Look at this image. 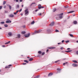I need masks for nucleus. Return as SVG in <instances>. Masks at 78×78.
<instances>
[{
    "label": "nucleus",
    "instance_id": "nucleus-47",
    "mask_svg": "<svg viewBox=\"0 0 78 78\" xmlns=\"http://www.w3.org/2000/svg\"><path fill=\"white\" fill-rule=\"evenodd\" d=\"M14 15H16V14H17V13H16V12H14Z\"/></svg>",
    "mask_w": 78,
    "mask_h": 78
},
{
    "label": "nucleus",
    "instance_id": "nucleus-29",
    "mask_svg": "<svg viewBox=\"0 0 78 78\" xmlns=\"http://www.w3.org/2000/svg\"><path fill=\"white\" fill-rule=\"evenodd\" d=\"M24 62H26L27 63H28L29 62L27 60H24Z\"/></svg>",
    "mask_w": 78,
    "mask_h": 78
},
{
    "label": "nucleus",
    "instance_id": "nucleus-23",
    "mask_svg": "<svg viewBox=\"0 0 78 78\" xmlns=\"http://www.w3.org/2000/svg\"><path fill=\"white\" fill-rule=\"evenodd\" d=\"M56 11V8H54V9H53V11L54 12H55Z\"/></svg>",
    "mask_w": 78,
    "mask_h": 78
},
{
    "label": "nucleus",
    "instance_id": "nucleus-37",
    "mask_svg": "<svg viewBox=\"0 0 78 78\" xmlns=\"http://www.w3.org/2000/svg\"><path fill=\"white\" fill-rule=\"evenodd\" d=\"M54 48H56L55 47H51V49H54Z\"/></svg>",
    "mask_w": 78,
    "mask_h": 78
},
{
    "label": "nucleus",
    "instance_id": "nucleus-32",
    "mask_svg": "<svg viewBox=\"0 0 78 78\" xmlns=\"http://www.w3.org/2000/svg\"><path fill=\"white\" fill-rule=\"evenodd\" d=\"M4 26L5 27H8V26L7 24H4Z\"/></svg>",
    "mask_w": 78,
    "mask_h": 78
},
{
    "label": "nucleus",
    "instance_id": "nucleus-48",
    "mask_svg": "<svg viewBox=\"0 0 78 78\" xmlns=\"http://www.w3.org/2000/svg\"><path fill=\"white\" fill-rule=\"evenodd\" d=\"M2 6H0V9H2Z\"/></svg>",
    "mask_w": 78,
    "mask_h": 78
},
{
    "label": "nucleus",
    "instance_id": "nucleus-55",
    "mask_svg": "<svg viewBox=\"0 0 78 78\" xmlns=\"http://www.w3.org/2000/svg\"><path fill=\"white\" fill-rule=\"evenodd\" d=\"M68 8V6L65 7V8Z\"/></svg>",
    "mask_w": 78,
    "mask_h": 78
},
{
    "label": "nucleus",
    "instance_id": "nucleus-11",
    "mask_svg": "<svg viewBox=\"0 0 78 78\" xmlns=\"http://www.w3.org/2000/svg\"><path fill=\"white\" fill-rule=\"evenodd\" d=\"M71 51H72V50H69L68 51H65V52H66V53H69V52H71Z\"/></svg>",
    "mask_w": 78,
    "mask_h": 78
},
{
    "label": "nucleus",
    "instance_id": "nucleus-52",
    "mask_svg": "<svg viewBox=\"0 0 78 78\" xmlns=\"http://www.w3.org/2000/svg\"><path fill=\"white\" fill-rule=\"evenodd\" d=\"M76 53L77 55H78V51L76 52Z\"/></svg>",
    "mask_w": 78,
    "mask_h": 78
},
{
    "label": "nucleus",
    "instance_id": "nucleus-14",
    "mask_svg": "<svg viewBox=\"0 0 78 78\" xmlns=\"http://www.w3.org/2000/svg\"><path fill=\"white\" fill-rule=\"evenodd\" d=\"M34 5H36V3L35 2L32 3L31 5V6H34Z\"/></svg>",
    "mask_w": 78,
    "mask_h": 78
},
{
    "label": "nucleus",
    "instance_id": "nucleus-50",
    "mask_svg": "<svg viewBox=\"0 0 78 78\" xmlns=\"http://www.w3.org/2000/svg\"><path fill=\"white\" fill-rule=\"evenodd\" d=\"M67 50H70V48H67Z\"/></svg>",
    "mask_w": 78,
    "mask_h": 78
},
{
    "label": "nucleus",
    "instance_id": "nucleus-34",
    "mask_svg": "<svg viewBox=\"0 0 78 78\" xmlns=\"http://www.w3.org/2000/svg\"><path fill=\"white\" fill-rule=\"evenodd\" d=\"M0 23L1 24H5V22H1Z\"/></svg>",
    "mask_w": 78,
    "mask_h": 78
},
{
    "label": "nucleus",
    "instance_id": "nucleus-15",
    "mask_svg": "<svg viewBox=\"0 0 78 78\" xmlns=\"http://www.w3.org/2000/svg\"><path fill=\"white\" fill-rule=\"evenodd\" d=\"M75 12V11H71L70 12H68L67 13L68 14H69L70 13H73V12Z\"/></svg>",
    "mask_w": 78,
    "mask_h": 78
},
{
    "label": "nucleus",
    "instance_id": "nucleus-40",
    "mask_svg": "<svg viewBox=\"0 0 78 78\" xmlns=\"http://www.w3.org/2000/svg\"><path fill=\"white\" fill-rule=\"evenodd\" d=\"M55 32H59V30H55Z\"/></svg>",
    "mask_w": 78,
    "mask_h": 78
},
{
    "label": "nucleus",
    "instance_id": "nucleus-51",
    "mask_svg": "<svg viewBox=\"0 0 78 78\" xmlns=\"http://www.w3.org/2000/svg\"><path fill=\"white\" fill-rule=\"evenodd\" d=\"M5 13H7V12H8L6 11V10H5Z\"/></svg>",
    "mask_w": 78,
    "mask_h": 78
},
{
    "label": "nucleus",
    "instance_id": "nucleus-33",
    "mask_svg": "<svg viewBox=\"0 0 78 78\" xmlns=\"http://www.w3.org/2000/svg\"><path fill=\"white\" fill-rule=\"evenodd\" d=\"M16 8H19V5H16Z\"/></svg>",
    "mask_w": 78,
    "mask_h": 78
},
{
    "label": "nucleus",
    "instance_id": "nucleus-4",
    "mask_svg": "<svg viewBox=\"0 0 78 78\" xmlns=\"http://www.w3.org/2000/svg\"><path fill=\"white\" fill-rule=\"evenodd\" d=\"M57 20H60V19H61L62 18V16H60L59 17H57Z\"/></svg>",
    "mask_w": 78,
    "mask_h": 78
},
{
    "label": "nucleus",
    "instance_id": "nucleus-56",
    "mask_svg": "<svg viewBox=\"0 0 78 78\" xmlns=\"http://www.w3.org/2000/svg\"><path fill=\"white\" fill-rule=\"evenodd\" d=\"M48 49H47V50L46 52L47 53L48 51Z\"/></svg>",
    "mask_w": 78,
    "mask_h": 78
},
{
    "label": "nucleus",
    "instance_id": "nucleus-61",
    "mask_svg": "<svg viewBox=\"0 0 78 78\" xmlns=\"http://www.w3.org/2000/svg\"><path fill=\"white\" fill-rule=\"evenodd\" d=\"M61 44V43H58V44L59 45V44Z\"/></svg>",
    "mask_w": 78,
    "mask_h": 78
},
{
    "label": "nucleus",
    "instance_id": "nucleus-16",
    "mask_svg": "<svg viewBox=\"0 0 78 78\" xmlns=\"http://www.w3.org/2000/svg\"><path fill=\"white\" fill-rule=\"evenodd\" d=\"M53 73H50L48 74V76H51V75H53Z\"/></svg>",
    "mask_w": 78,
    "mask_h": 78
},
{
    "label": "nucleus",
    "instance_id": "nucleus-49",
    "mask_svg": "<svg viewBox=\"0 0 78 78\" xmlns=\"http://www.w3.org/2000/svg\"><path fill=\"white\" fill-rule=\"evenodd\" d=\"M2 47H5V46L4 45H2Z\"/></svg>",
    "mask_w": 78,
    "mask_h": 78
},
{
    "label": "nucleus",
    "instance_id": "nucleus-30",
    "mask_svg": "<svg viewBox=\"0 0 78 78\" xmlns=\"http://www.w3.org/2000/svg\"><path fill=\"white\" fill-rule=\"evenodd\" d=\"M38 53L39 54H41V53H42V52L41 51H38Z\"/></svg>",
    "mask_w": 78,
    "mask_h": 78
},
{
    "label": "nucleus",
    "instance_id": "nucleus-41",
    "mask_svg": "<svg viewBox=\"0 0 78 78\" xmlns=\"http://www.w3.org/2000/svg\"><path fill=\"white\" fill-rule=\"evenodd\" d=\"M22 9H20L19 11V12H21L22 11Z\"/></svg>",
    "mask_w": 78,
    "mask_h": 78
},
{
    "label": "nucleus",
    "instance_id": "nucleus-21",
    "mask_svg": "<svg viewBox=\"0 0 78 78\" xmlns=\"http://www.w3.org/2000/svg\"><path fill=\"white\" fill-rule=\"evenodd\" d=\"M17 37L18 38H20V34H18Z\"/></svg>",
    "mask_w": 78,
    "mask_h": 78
},
{
    "label": "nucleus",
    "instance_id": "nucleus-3",
    "mask_svg": "<svg viewBox=\"0 0 78 78\" xmlns=\"http://www.w3.org/2000/svg\"><path fill=\"white\" fill-rule=\"evenodd\" d=\"M38 9H41V8H44V6H41V5H38Z\"/></svg>",
    "mask_w": 78,
    "mask_h": 78
},
{
    "label": "nucleus",
    "instance_id": "nucleus-12",
    "mask_svg": "<svg viewBox=\"0 0 78 78\" xmlns=\"http://www.w3.org/2000/svg\"><path fill=\"white\" fill-rule=\"evenodd\" d=\"M9 16L10 17H13L14 16V15L12 14H10Z\"/></svg>",
    "mask_w": 78,
    "mask_h": 78
},
{
    "label": "nucleus",
    "instance_id": "nucleus-60",
    "mask_svg": "<svg viewBox=\"0 0 78 78\" xmlns=\"http://www.w3.org/2000/svg\"><path fill=\"white\" fill-rule=\"evenodd\" d=\"M70 18V17H68V18H67V19H69V18Z\"/></svg>",
    "mask_w": 78,
    "mask_h": 78
},
{
    "label": "nucleus",
    "instance_id": "nucleus-58",
    "mask_svg": "<svg viewBox=\"0 0 78 78\" xmlns=\"http://www.w3.org/2000/svg\"><path fill=\"white\" fill-rule=\"evenodd\" d=\"M62 43H63V42H64V40H62Z\"/></svg>",
    "mask_w": 78,
    "mask_h": 78
},
{
    "label": "nucleus",
    "instance_id": "nucleus-19",
    "mask_svg": "<svg viewBox=\"0 0 78 78\" xmlns=\"http://www.w3.org/2000/svg\"><path fill=\"white\" fill-rule=\"evenodd\" d=\"M74 24H76L77 23V21H75L73 22Z\"/></svg>",
    "mask_w": 78,
    "mask_h": 78
},
{
    "label": "nucleus",
    "instance_id": "nucleus-7",
    "mask_svg": "<svg viewBox=\"0 0 78 78\" xmlns=\"http://www.w3.org/2000/svg\"><path fill=\"white\" fill-rule=\"evenodd\" d=\"M39 31H35L34 33H33V34H37V33H40Z\"/></svg>",
    "mask_w": 78,
    "mask_h": 78
},
{
    "label": "nucleus",
    "instance_id": "nucleus-2",
    "mask_svg": "<svg viewBox=\"0 0 78 78\" xmlns=\"http://www.w3.org/2000/svg\"><path fill=\"white\" fill-rule=\"evenodd\" d=\"M30 33H29L28 34L24 35V36H25V37H30Z\"/></svg>",
    "mask_w": 78,
    "mask_h": 78
},
{
    "label": "nucleus",
    "instance_id": "nucleus-36",
    "mask_svg": "<svg viewBox=\"0 0 78 78\" xmlns=\"http://www.w3.org/2000/svg\"><path fill=\"white\" fill-rule=\"evenodd\" d=\"M67 64V62H66V63H64L63 64V66H65V64Z\"/></svg>",
    "mask_w": 78,
    "mask_h": 78
},
{
    "label": "nucleus",
    "instance_id": "nucleus-62",
    "mask_svg": "<svg viewBox=\"0 0 78 78\" xmlns=\"http://www.w3.org/2000/svg\"><path fill=\"white\" fill-rule=\"evenodd\" d=\"M23 64L24 65V64H27V63H23Z\"/></svg>",
    "mask_w": 78,
    "mask_h": 78
},
{
    "label": "nucleus",
    "instance_id": "nucleus-31",
    "mask_svg": "<svg viewBox=\"0 0 78 78\" xmlns=\"http://www.w3.org/2000/svg\"><path fill=\"white\" fill-rule=\"evenodd\" d=\"M62 15H63V13H62L60 14H59L58 15V16H62Z\"/></svg>",
    "mask_w": 78,
    "mask_h": 78
},
{
    "label": "nucleus",
    "instance_id": "nucleus-28",
    "mask_svg": "<svg viewBox=\"0 0 78 78\" xmlns=\"http://www.w3.org/2000/svg\"><path fill=\"white\" fill-rule=\"evenodd\" d=\"M69 35H70V36H71V37H73V35L72 34H69Z\"/></svg>",
    "mask_w": 78,
    "mask_h": 78
},
{
    "label": "nucleus",
    "instance_id": "nucleus-5",
    "mask_svg": "<svg viewBox=\"0 0 78 78\" xmlns=\"http://www.w3.org/2000/svg\"><path fill=\"white\" fill-rule=\"evenodd\" d=\"M6 23H11V21L9 19H7Z\"/></svg>",
    "mask_w": 78,
    "mask_h": 78
},
{
    "label": "nucleus",
    "instance_id": "nucleus-54",
    "mask_svg": "<svg viewBox=\"0 0 78 78\" xmlns=\"http://www.w3.org/2000/svg\"><path fill=\"white\" fill-rule=\"evenodd\" d=\"M35 12H36L35 11H34L33 14H36V13Z\"/></svg>",
    "mask_w": 78,
    "mask_h": 78
},
{
    "label": "nucleus",
    "instance_id": "nucleus-45",
    "mask_svg": "<svg viewBox=\"0 0 78 78\" xmlns=\"http://www.w3.org/2000/svg\"><path fill=\"white\" fill-rule=\"evenodd\" d=\"M66 43H67V42H69V41H66Z\"/></svg>",
    "mask_w": 78,
    "mask_h": 78
},
{
    "label": "nucleus",
    "instance_id": "nucleus-59",
    "mask_svg": "<svg viewBox=\"0 0 78 78\" xmlns=\"http://www.w3.org/2000/svg\"><path fill=\"white\" fill-rule=\"evenodd\" d=\"M20 2H22V0H20Z\"/></svg>",
    "mask_w": 78,
    "mask_h": 78
},
{
    "label": "nucleus",
    "instance_id": "nucleus-13",
    "mask_svg": "<svg viewBox=\"0 0 78 78\" xmlns=\"http://www.w3.org/2000/svg\"><path fill=\"white\" fill-rule=\"evenodd\" d=\"M57 70H58V71H57V73H59V71L61 70V69L60 68H57Z\"/></svg>",
    "mask_w": 78,
    "mask_h": 78
},
{
    "label": "nucleus",
    "instance_id": "nucleus-6",
    "mask_svg": "<svg viewBox=\"0 0 78 78\" xmlns=\"http://www.w3.org/2000/svg\"><path fill=\"white\" fill-rule=\"evenodd\" d=\"M78 65L76 64L73 63L72 64V66L73 67H77Z\"/></svg>",
    "mask_w": 78,
    "mask_h": 78
},
{
    "label": "nucleus",
    "instance_id": "nucleus-8",
    "mask_svg": "<svg viewBox=\"0 0 78 78\" xmlns=\"http://www.w3.org/2000/svg\"><path fill=\"white\" fill-rule=\"evenodd\" d=\"M8 35L9 36H8V37H11V36H12V33L11 32H9L8 33Z\"/></svg>",
    "mask_w": 78,
    "mask_h": 78
},
{
    "label": "nucleus",
    "instance_id": "nucleus-57",
    "mask_svg": "<svg viewBox=\"0 0 78 78\" xmlns=\"http://www.w3.org/2000/svg\"><path fill=\"white\" fill-rule=\"evenodd\" d=\"M18 12H19V10H17V11H16V12L17 13Z\"/></svg>",
    "mask_w": 78,
    "mask_h": 78
},
{
    "label": "nucleus",
    "instance_id": "nucleus-38",
    "mask_svg": "<svg viewBox=\"0 0 78 78\" xmlns=\"http://www.w3.org/2000/svg\"><path fill=\"white\" fill-rule=\"evenodd\" d=\"M45 54V52H43L42 54H41V55H44Z\"/></svg>",
    "mask_w": 78,
    "mask_h": 78
},
{
    "label": "nucleus",
    "instance_id": "nucleus-53",
    "mask_svg": "<svg viewBox=\"0 0 78 78\" xmlns=\"http://www.w3.org/2000/svg\"><path fill=\"white\" fill-rule=\"evenodd\" d=\"M16 2H19V0H16Z\"/></svg>",
    "mask_w": 78,
    "mask_h": 78
},
{
    "label": "nucleus",
    "instance_id": "nucleus-64",
    "mask_svg": "<svg viewBox=\"0 0 78 78\" xmlns=\"http://www.w3.org/2000/svg\"><path fill=\"white\" fill-rule=\"evenodd\" d=\"M23 5H22V7H23Z\"/></svg>",
    "mask_w": 78,
    "mask_h": 78
},
{
    "label": "nucleus",
    "instance_id": "nucleus-1",
    "mask_svg": "<svg viewBox=\"0 0 78 78\" xmlns=\"http://www.w3.org/2000/svg\"><path fill=\"white\" fill-rule=\"evenodd\" d=\"M28 9H27L25 10V16H27V15H28L29 13V12H28Z\"/></svg>",
    "mask_w": 78,
    "mask_h": 78
},
{
    "label": "nucleus",
    "instance_id": "nucleus-17",
    "mask_svg": "<svg viewBox=\"0 0 78 78\" xmlns=\"http://www.w3.org/2000/svg\"><path fill=\"white\" fill-rule=\"evenodd\" d=\"M73 62H74L75 63H78V62H77V61L76 60H73Z\"/></svg>",
    "mask_w": 78,
    "mask_h": 78
},
{
    "label": "nucleus",
    "instance_id": "nucleus-39",
    "mask_svg": "<svg viewBox=\"0 0 78 78\" xmlns=\"http://www.w3.org/2000/svg\"><path fill=\"white\" fill-rule=\"evenodd\" d=\"M38 14L39 16H41V15H42V13H38Z\"/></svg>",
    "mask_w": 78,
    "mask_h": 78
},
{
    "label": "nucleus",
    "instance_id": "nucleus-20",
    "mask_svg": "<svg viewBox=\"0 0 78 78\" xmlns=\"http://www.w3.org/2000/svg\"><path fill=\"white\" fill-rule=\"evenodd\" d=\"M33 58H30V59L29 60V61H33Z\"/></svg>",
    "mask_w": 78,
    "mask_h": 78
},
{
    "label": "nucleus",
    "instance_id": "nucleus-25",
    "mask_svg": "<svg viewBox=\"0 0 78 78\" xmlns=\"http://www.w3.org/2000/svg\"><path fill=\"white\" fill-rule=\"evenodd\" d=\"M6 1H4L3 2V5L6 4Z\"/></svg>",
    "mask_w": 78,
    "mask_h": 78
},
{
    "label": "nucleus",
    "instance_id": "nucleus-22",
    "mask_svg": "<svg viewBox=\"0 0 78 78\" xmlns=\"http://www.w3.org/2000/svg\"><path fill=\"white\" fill-rule=\"evenodd\" d=\"M34 21H33V22L31 23V25H33V24H34Z\"/></svg>",
    "mask_w": 78,
    "mask_h": 78
},
{
    "label": "nucleus",
    "instance_id": "nucleus-63",
    "mask_svg": "<svg viewBox=\"0 0 78 78\" xmlns=\"http://www.w3.org/2000/svg\"><path fill=\"white\" fill-rule=\"evenodd\" d=\"M21 16H23V14L21 13Z\"/></svg>",
    "mask_w": 78,
    "mask_h": 78
},
{
    "label": "nucleus",
    "instance_id": "nucleus-46",
    "mask_svg": "<svg viewBox=\"0 0 78 78\" xmlns=\"http://www.w3.org/2000/svg\"><path fill=\"white\" fill-rule=\"evenodd\" d=\"M63 48H63V47H62L60 48V50H62V49H63Z\"/></svg>",
    "mask_w": 78,
    "mask_h": 78
},
{
    "label": "nucleus",
    "instance_id": "nucleus-42",
    "mask_svg": "<svg viewBox=\"0 0 78 78\" xmlns=\"http://www.w3.org/2000/svg\"><path fill=\"white\" fill-rule=\"evenodd\" d=\"M39 11V9H37L36 10H35V12H37V11Z\"/></svg>",
    "mask_w": 78,
    "mask_h": 78
},
{
    "label": "nucleus",
    "instance_id": "nucleus-18",
    "mask_svg": "<svg viewBox=\"0 0 78 78\" xmlns=\"http://www.w3.org/2000/svg\"><path fill=\"white\" fill-rule=\"evenodd\" d=\"M22 34H25L26 33V32L25 31H22L21 32Z\"/></svg>",
    "mask_w": 78,
    "mask_h": 78
},
{
    "label": "nucleus",
    "instance_id": "nucleus-26",
    "mask_svg": "<svg viewBox=\"0 0 78 78\" xmlns=\"http://www.w3.org/2000/svg\"><path fill=\"white\" fill-rule=\"evenodd\" d=\"M10 41H8L7 42H6L5 43V44H9V43H10Z\"/></svg>",
    "mask_w": 78,
    "mask_h": 78
},
{
    "label": "nucleus",
    "instance_id": "nucleus-43",
    "mask_svg": "<svg viewBox=\"0 0 78 78\" xmlns=\"http://www.w3.org/2000/svg\"><path fill=\"white\" fill-rule=\"evenodd\" d=\"M58 61H59V60H57V61H56L55 62V63H56L57 62H58Z\"/></svg>",
    "mask_w": 78,
    "mask_h": 78
},
{
    "label": "nucleus",
    "instance_id": "nucleus-10",
    "mask_svg": "<svg viewBox=\"0 0 78 78\" xmlns=\"http://www.w3.org/2000/svg\"><path fill=\"white\" fill-rule=\"evenodd\" d=\"M11 65H9L8 66H6L5 67V69H8L10 67V66H11Z\"/></svg>",
    "mask_w": 78,
    "mask_h": 78
},
{
    "label": "nucleus",
    "instance_id": "nucleus-24",
    "mask_svg": "<svg viewBox=\"0 0 78 78\" xmlns=\"http://www.w3.org/2000/svg\"><path fill=\"white\" fill-rule=\"evenodd\" d=\"M50 30H47V32L48 33H50Z\"/></svg>",
    "mask_w": 78,
    "mask_h": 78
},
{
    "label": "nucleus",
    "instance_id": "nucleus-44",
    "mask_svg": "<svg viewBox=\"0 0 78 78\" xmlns=\"http://www.w3.org/2000/svg\"><path fill=\"white\" fill-rule=\"evenodd\" d=\"M48 49H51V47H49L48 48Z\"/></svg>",
    "mask_w": 78,
    "mask_h": 78
},
{
    "label": "nucleus",
    "instance_id": "nucleus-35",
    "mask_svg": "<svg viewBox=\"0 0 78 78\" xmlns=\"http://www.w3.org/2000/svg\"><path fill=\"white\" fill-rule=\"evenodd\" d=\"M9 9H11V5H9Z\"/></svg>",
    "mask_w": 78,
    "mask_h": 78
},
{
    "label": "nucleus",
    "instance_id": "nucleus-27",
    "mask_svg": "<svg viewBox=\"0 0 78 78\" xmlns=\"http://www.w3.org/2000/svg\"><path fill=\"white\" fill-rule=\"evenodd\" d=\"M40 76H35L34 78H39V77Z\"/></svg>",
    "mask_w": 78,
    "mask_h": 78
},
{
    "label": "nucleus",
    "instance_id": "nucleus-9",
    "mask_svg": "<svg viewBox=\"0 0 78 78\" xmlns=\"http://www.w3.org/2000/svg\"><path fill=\"white\" fill-rule=\"evenodd\" d=\"M54 24H55V23H54V22H52L51 23L50 25V26H53V25H54Z\"/></svg>",
    "mask_w": 78,
    "mask_h": 78
}]
</instances>
